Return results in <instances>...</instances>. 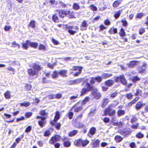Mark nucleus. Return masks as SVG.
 I'll use <instances>...</instances> for the list:
<instances>
[{"label": "nucleus", "mask_w": 148, "mask_h": 148, "mask_svg": "<svg viewBox=\"0 0 148 148\" xmlns=\"http://www.w3.org/2000/svg\"><path fill=\"white\" fill-rule=\"evenodd\" d=\"M31 86L30 84H26L25 86V89L28 90H31Z\"/></svg>", "instance_id": "obj_54"}, {"label": "nucleus", "mask_w": 148, "mask_h": 148, "mask_svg": "<svg viewBox=\"0 0 148 148\" xmlns=\"http://www.w3.org/2000/svg\"><path fill=\"white\" fill-rule=\"evenodd\" d=\"M20 105L21 106H24L27 107L30 105V103L28 101H26L23 103H20Z\"/></svg>", "instance_id": "obj_35"}, {"label": "nucleus", "mask_w": 148, "mask_h": 148, "mask_svg": "<svg viewBox=\"0 0 148 148\" xmlns=\"http://www.w3.org/2000/svg\"><path fill=\"white\" fill-rule=\"evenodd\" d=\"M118 94V92L117 91H115L114 92H113L110 95V98L112 99H113L116 97Z\"/></svg>", "instance_id": "obj_29"}, {"label": "nucleus", "mask_w": 148, "mask_h": 148, "mask_svg": "<svg viewBox=\"0 0 148 148\" xmlns=\"http://www.w3.org/2000/svg\"><path fill=\"white\" fill-rule=\"evenodd\" d=\"M122 12V10H119L118 11L116 12L114 16L115 18L116 19L118 18L120 16Z\"/></svg>", "instance_id": "obj_21"}, {"label": "nucleus", "mask_w": 148, "mask_h": 148, "mask_svg": "<svg viewBox=\"0 0 148 148\" xmlns=\"http://www.w3.org/2000/svg\"><path fill=\"white\" fill-rule=\"evenodd\" d=\"M121 82L123 85H125L127 84V81L124 78V76L123 75H121Z\"/></svg>", "instance_id": "obj_30"}, {"label": "nucleus", "mask_w": 148, "mask_h": 148, "mask_svg": "<svg viewBox=\"0 0 148 148\" xmlns=\"http://www.w3.org/2000/svg\"><path fill=\"white\" fill-rule=\"evenodd\" d=\"M4 96L6 99H9L11 98V92L9 90H7L4 94Z\"/></svg>", "instance_id": "obj_13"}, {"label": "nucleus", "mask_w": 148, "mask_h": 148, "mask_svg": "<svg viewBox=\"0 0 148 148\" xmlns=\"http://www.w3.org/2000/svg\"><path fill=\"white\" fill-rule=\"evenodd\" d=\"M86 80H87L86 82H88V81L90 80V82L91 84H94L95 83V81H96V79L95 78V77L89 78L88 79H86L84 80L86 81Z\"/></svg>", "instance_id": "obj_27"}, {"label": "nucleus", "mask_w": 148, "mask_h": 148, "mask_svg": "<svg viewBox=\"0 0 148 148\" xmlns=\"http://www.w3.org/2000/svg\"><path fill=\"white\" fill-rule=\"evenodd\" d=\"M58 74H59V72L57 71H55L52 75V77L53 78H57L58 76Z\"/></svg>", "instance_id": "obj_33"}, {"label": "nucleus", "mask_w": 148, "mask_h": 148, "mask_svg": "<svg viewBox=\"0 0 148 148\" xmlns=\"http://www.w3.org/2000/svg\"><path fill=\"white\" fill-rule=\"evenodd\" d=\"M105 24L108 26L110 24V22L109 20L107 19L105 20L104 21Z\"/></svg>", "instance_id": "obj_57"}, {"label": "nucleus", "mask_w": 148, "mask_h": 148, "mask_svg": "<svg viewBox=\"0 0 148 148\" xmlns=\"http://www.w3.org/2000/svg\"><path fill=\"white\" fill-rule=\"evenodd\" d=\"M67 71L62 70L59 72V74L62 77L66 76Z\"/></svg>", "instance_id": "obj_18"}, {"label": "nucleus", "mask_w": 148, "mask_h": 148, "mask_svg": "<svg viewBox=\"0 0 148 148\" xmlns=\"http://www.w3.org/2000/svg\"><path fill=\"white\" fill-rule=\"evenodd\" d=\"M35 21H31L29 23V26L33 28H34L35 26Z\"/></svg>", "instance_id": "obj_40"}, {"label": "nucleus", "mask_w": 148, "mask_h": 148, "mask_svg": "<svg viewBox=\"0 0 148 148\" xmlns=\"http://www.w3.org/2000/svg\"><path fill=\"white\" fill-rule=\"evenodd\" d=\"M115 114V112L114 110L108 107L104 111V115L106 116L108 114L110 116H111L114 115Z\"/></svg>", "instance_id": "obj_3"}, {"label": "nucleus", "mask_w": 148, "mask_h": 148, "mask_svg": "<svg viewBox=\"0 0 148 148\" xmlns=\"http://www.w3.org/2000/svg\"><path fill=\"white\" fill-rule=\"evenodd\" d=\"M73 7L74 9L75 10H78L79 8V6L77 3H74L73 4Z\"/></svg>", "instance_id": "obj_44"}, {"label": "nucleus", "mask_w": 148, "mask_h": 148, "mask_svg": "<svg viewBox=\"0 0 148 148\" xmlns=\"http://www.w3.org/2000/svg\"><path fill=\"white\" fill-rule=\"evenodd\" d=\"M82 140L81 139H79L75 140L74 142V144L77 146H80L82 144Z\"/></svg>", "instance_id": "obj_26"}, {"label": "nucleus", "mask_w": 148, "mask_h": 148, "mask_svg": "<svg viewBox=\"0 0 148 148\" xmlns=\"http://www.w3.org/2000/svg\"><path fill=\"white\" fill-rule=\"evenodd\" d=\"M51 134V133L50 132L49 130H47L46 131L44 134V136H49Z\"/></svg>", "instance_id": "obj_56"}, {"label": "nucleus", "mask_w": 148, "mask_h": 148, "mask_svg": "<svg viewBox=\"0 0 148 148\" xmlns=\"http://www.w3.org/2000/svg\"><path fill=\"white\" fill-rule=\"evenodd\" d=\"M125 113V111L124 110H120L118 111L117 114L118 115L120 116L124 115Z\"/></svg>", "instance_id": "obj_34"}, {"label": "nucleus", "mask_w": 148, "mask_h": 148, "mask_svg": "<svg viewBox=\"0 0 148 148\" xmlns=\"http://www.w3.org/2000/svg\"><path fill=\"white\" fill-rule=\"evenodd\" d=\"M144 136V135L141 132H139L136 135V137L138 138H141Z\"/></svg>", "instance_id": "obj_51"}, {"label": "nucleus", "mask_w": 148, "mask_h": 148, "mask_svg": "<svg viewBox=\"0 0 148 148\" xmlns=\"http://www.w3.org/2000/svg\"><path fill=\"white\" fill-rule=\"evenodd\" d=\"M145 29L143 28H140L139 29V33L140 34H143L145 32Z\"/></svg>", "instance_id": "obj_55"}, {"label": "nucleus", "mask_w": 148, "mask_h": 148, "mask_svg": "<svg viewBox=\"0 0 148 148\" xmlns=\"http://www.w3.org/2000/svg\"><path fill=\"white\" fill-rule=\"evenodd\" d=\"M92 94L94 97L96 99H99L101 97L100 93L98 92L96 88L93 87L91 88Z\"/></svg>", "instance_id": "obj_4"}, {"label": "nucleus", "mask_w": 148, "mask_h": 148, "mask_svg": "<svg viewBox=\"0 0 148 148\" xmlns=\"http://www.w3.org/2000/svg\"><path fill=\"white\" fill-rule=\"evenodd\" d=\"M89 101V98L88 97H86L85 98L82 102V105H84L88 101Z\"/></svg>", "instance_id": "obj_41"}, {"label": "nucleus", "mask_w": 148, "mask_h": 148, "mask_svg": "<svg viewBox=\"0 0 148 148\" xmlns=\"http://www.w3.org/2000/svg\"><path fill=\"white\" fill-rule=\"evenodd\" d=\"M99 143V141L98 140L95 141L92 143L93 147H97Z\"/></svg>", "instance_id": "obj_43"}, {"label": "nucleus", "mask_w": 148, "mask_h": 148, "mask_svg": "<svg viewBox=\"0 0 148 148\" xmlns=\"http://www.w3.org/2000/svg\"><path fill=\"white\" fill-rule=\"evenodd\" d=\"M85 79L82 78H78L74 80L73 82L76 84H78L80 83L82 81H83V83L82 84V85H83L84 84V81Z\"/></svg>", "instance_id": "obj_20"}, {"label": "nucleus", "mask_w": 148, "mask_h": 148, "mask_svg": "<svg viewBox=\"0 0 148 148\" xmlns=\"http://www.w3.org/2000/svg\"><path fill=\"white\" fill-rule=\"evenodd\" d=\"M89 143V141L87 140L82 141V145L83 146H86Z\"/></svg>", "instance_id": "obj_48"}, {"label": "nucleus", "mask_w": 148, "mask_h": 148, "mask_svg": "<svg viewBox=\"0 0 148 148\" xmlns=\"http://www.w3.org/2000/svg\"><path fill=\"white\" fill-rule=\"evenodd\" d=\"M142 91H141L139 89H136V93H135V95H140L141 96L142 94Z\"/></svg>", "instance_id": "obj_45"}, {"label": "nucleus", "mask_w": 148, "mask_h": 148, "mask_svg": "<svg viewBox=\"0 0 148 148\" xmlns=\"http://www.w3.org/2000/svg\"><path fill=\"white\" fill-rule=\"evenodd\" d=\"M73 113L72 112H69L68 117L70 119H71L73 117Z\"/></svg>", "instance_id": "obj_63"}, {"label": "nucleus", "mask_w": 148, "mask_h": 148, "mask_svg": "<svg viewBox=\"0 0 148 148\" xmlns=\"http://www.w3.org/2000/svg\"><path fill=\"white\" fill-rule=\"evenodd\" d=\"M83 109V108L82 106L78 107L74 109V111L76 112L80 111Z\"/></svg>", "instance_id": "obj_42"}, {"label": "nucleus", "mask_w": 148, "mask_h": 148, "mask_svg": "<svg viewBox=\"0 0 148 148\" xmlns=\"http://www.w3.org/2000/svg\"><path fill=\"white\" fill-rule=\"evenodd\" d=\"M60 116L59 112L58 111H57L56 113V115L53 120V121L54 122L57 121L60 119Z\"/></svg>", "instance_id": "obj_19"}, {"label": "nucleus", "mask_w": 148, "mask_h": 148, "mask_svg": "<svg viewBox=\"0 0 148 148\" xmlns=\"http://www.w3.org/2000/svg\"><path fill=\"white\" fill-rule=\"evenodd\" d=\"M139 63V62L136 60L131 61L127 64V65L129 68H133L137 66Z\"/></svg>", "instance_id": "obj_6"}, {"label": "nucleus", "mask_w": 148, "mask_h": 148, "mask_svg": "<svg viewBox=\"0 0 148 148\" xmlns=\"http://www.w3.org/2000/svg\"><path fill=\"white\" fill-rule=\"evenodd\" d=\"M64 145L65 147H69L71 145V143L69 141H64Z\"/></svg>", "instance_id": "obj_47"}, {"label": "nucleus", "mask_w": 148, "mask_h": 148, "mask_svg": "<svg viewBox=\"0 0 148 148\" xmlns=\"http://www.w3.org/2000/svg\"><path fill=\"white\" fill-rule=\"evenodd\" d=\"M115 139L116 142H119L122 140L123 138L120 136H116L115 137Z\"/></svg>", "instance_id": "obj_28"}, {"label": "nucleus", "mask_w": 148, "mask_h": 148, "mask_svg": "<svg viewBox=\"0 0 148 148\" xmlns=\"http://www.w3.org/2000/svg\"><path fill=\"white\" fill-rule=\"evenodd\" d=\"M140 79L138 77H134L132 79V80L134 82H136L137 81H139Z\"/></svg>", "instance_id": "obj_60"}, {"label": "nucleus", "mask_w": 148, "mask_h": 148, "mask_svg": "<svg viewBox=\"0 0 148 148\" xmlns=\"http://www.w3.org/2000/svg\"><path fill=\"white\" fill-rule=\"evenodd\" d=\"M70 12L69 11H64L60 10L59 11V15L60 18H63L66 15L70 14Z\"/></svg>", "instance_id": "obj_7"}, {"label": "nucleus", "mask_w": 148, "mask_h": 148, "mask_svg": "<svg viewBox=\"0 0 148 148\" xmlns=\"http://www.w3.org/2000/svg\"><path fill=\"white\" fill-rule=\"evenodd\" d=\"M112 75V74L103 73L102 74V77L103 78L106 79L111 77Z\"/></svg>", "instance_id": "obj_24"}, {"label": "nucleus", "mask_w": 148, "mask_h": 148, "mask_svg": "<svg viewBox=\"0 0 148 148\" xmlns=\"http://www.w3.org/2000/svg\"><path fill=\"white\" fill-rule=\"evenodd\" d=\"M102 104L101 105L102 107H104L109 102V99L107 98H104L102 100Z\"/></svg>", "instance_id": "obj_15"}, {"label": "nucleus", "mask_w": 148, "mask_h": 148, "mask_svg": "<svg viewBox=\"0 0 148 148\" xmlns=\"http://www.w3.org/2000/svg\"><path fill=\"white\" fill-rule=\"evenodd\" d=\"M121 0H117L115 1L113 4V6L114 7H117L121 3Z\"/></svg>", "instance_id": "obj_17"}, {"label": "nucleus", "mask_w": 148, "mask_h": 148, "mask_svg": "<svg viewBox=\"0 0 148 148\" xmlns=\"http://www.w3.org/2000/svg\"><path fill=\"white\" fill-rule=\"evenodd\" d=\"M40 114L43 116H47L48 115V113L46 112L45 110L41 111Z\"/></svg>", "instance_id": "obj_49"}, {"label": "nucleus", "mask_w": 148, "mask_h": 148, "mask_svg": "<svg viewBox=\"0 0 148 148\" xmlns=\"http://www.w3.org/2000/svg\"><path fill=\"white\" fill-rule=\"evenodd\" d=\"M61 138L60 136L58 135H56L51 138L49 141V143L52 144H53L56 142L59 141Z\"/></svg>", "instance_id": "obj_5"}, {"label": "nucleus", "mask_w": 148, "mask_h": 148, "mask_svg": "<svg viewBox=\"0 0 148 148\" xmlns=\"http://www.w3.org/2000/svg\"><path fill=\"white\" fill-rule=\"evenodd\" d=\"M96 131V128L94 127H92L88 133V136L90 137H91L95 134Z\"/></svg>", "instance_id": "obj_9"}, {"label": "nucleus", "mask_w": 148, "mask_h": 148, "mask_svg": "<svg viewBox=\"0 0 148 148\" xmlns=\"http://www.w3.org/2000/svg\"><path fill=\"white\" fill-rule=\"evenodd\" d=\"M143 105V103L142 102H139L136 105V108L137 110L140 109Z\"/></svg>", "instance_id": "obj_32"}, {"label": "nucleus", "mask_w": 148, "mask_h": 148, "mask_svg": "<svg viewBox=\"0 0 148 148\" xmlns=\"http://www.w3.org/2000/svg\"><path fill=\"white\" fill-rule=\"evenodd\" d=\"M88 25V24L86 21L84 20L82 23L81 29L82 30H86L87 28Z\"/></svg>", "instance_id": "obj_14"}, {"label": "nucleus", "mask_w": 148, "mask_h": 148, "mask_svg": "<svg viewBox=\"0 0 148 148\" xmlns=\"http://www.w3.org/2000/svg\"><path fill=\"white\" fill-rule=\"evenodd\" d=\"M123 25L124 26H127L128 25V23L127 21L125 20H123L121 21Z\"/></svg>", "instance_id": "obj_61"}, {"label": "nucleus", "mask_w": 148, "mask_h": 148, "mask_svg": "<svg viewBox=\"0 0 148 148\" xmlns=\"http://www.w3.org/2000/svg\"><path fill=\"white\" fill-rule=\"evenodd\" d=\"M86 80L84 81V84H86L85 88H83L81 91V95L82 96L88 92L90 89L91 90L92 87H91L89 83L86 82Z\"/></svg>", "instance_id": "obj_2"}, {"label": "nucleus", "mask_w": 148, "mask_h": 148, "mask_svg": "<svg viewBox=\"0 0 148 148\" xmlns=\"http://www.w3.org/2000/svg\"><path fill=\"white\" fill-rule=\"evenodd\" d=\"M77 133V131L74 130L69 133V135L70 136H72L75 135Z\"/></svg>", "instance_id": "obj_46"}, {"label": "nucleus", "mask_w": 148, "mask_h": 148, "mask_svg": "<svg viewBox=\"0 0 148 148\" xmlns=\"http://www.w3.org/2000/svg\"><path fill=\"white\" fill-rule=\"evenodd\" d=\"M29 46L35 48H36L38 46V43L36 42H32L29 41Z\"/></svg>", "instance_id": "obj_23"}, {"label": "nucleus", "mask_w": 148, "mask_h": 148, "mask_svg": "<svg viewBox=\"0 0 148 148\" xmlns=\"http://www.w3.org/2000/svg\"><path fill=\"white\" fill-rule=\"evenodd\" d=\"M59 4L60 5H61L63 8L65 7L66 6V5L65 4L61 1H59Z\"/></svg>", "instance_id": "obj_64"}, {"label": "nucleus", "mask_w": 148, "mask_h": 148, "mask_svg": "<svg viewBox=\"0 0 148 148\" xmlns=\"http://www.w3.org/2000/svg\"><path fill=\"white\" fill-rule=\"evenodd\" d=\"M90 8L93 11H96L97 10V8L93 5H91L90 7Z\"/></svg>", "instance_id": "obj_52"}, {"label": "nucleus", "mask_w": 148, "mask_h": 148, "mask_svg": "<svg viewBox=\"0 0 148 148\" xmlns=\"http://www.w3.org/2000/svg\"><path fill=\"white\" fill-rule=\"evenodd\" d=\"M42 69V68L38 64L34 63L33 64L32 68L28 69L27 71L29 76H33L37 75L38 73V71Z\"/></svg>", "instance_id": "obj_1"}, {"label": "nucleus", "mask_w": 148, "mask_h": 148, "mask_svg": "<svg viewBox=\"0 0 148 148\" xmlns=\"http://www.w3.org/2000/svg\"><path fill=\"white\" fill-rule=\"evenodd\" d=\"M51 124L52 125L54 126L57 130L59 129L61 125L60 123H56V122L53 121L51 122Z\"/></svg>", "instance_id": "obj_16"}, {"label": "nucleus", "mask_w": 148, "mask_h": 148, "mask_svg": "<svg viewBox=\"0 0 148 148\" xmlns=\"http://www.w3.org/2000/svg\"><path fill=\"white\" fill-rule=\"evenodd\" d=\"M46 49V47L44 45L41 44H40L39 47V49L41 50H45Z\"/></svg>", "instance_id": "obj_39"}, {"label": "nucleus", "mask_w": 148, "mask_h": 148, "mask_svg": "<svg viewBox=\"0 0 148 148\" xmlns=\"http://www.w3.org/2000/svg\"><path fill=\"white\" fill-rule=\"evenodd\" d=\"M56 65V63H53V64H51L50 63H49L47 64V66L51 69H53L54 67Z\"/></svg>", "instance_id": "obj_37"}, {"label": "nucleus", "mask_w": 148, "mask_h": 148, "mask_svg": "<svg viewBox=\"0 0 148 148\" xmlns=\"http://www.w3.org/2000/svg\"><path fill=\"white\" fill-rule=\"evenodd\" d=\"M109 32L111 34H115L117 33V30L116 29L114 28H111L109 30Z\"/></svg>", "instance_id": "obj_31"}, {"label": "nucleus", "mask_w": 148, "mask_h": 148, "mask_svg": "<svg viewBox=\"0 0 148 148\" xmlns=\"http://www.w3.org/2000/svg\"><path fill=\"white\" fill-rule=\"evenodd\" d=\"M52 19L53 20L56 22H57L58 21V18L57 16L55 15L53 16Z\"/></svg>", "instance_id": "obj_50"}, {"label": "nucleus", "mask_w": 148, "mask_h": 148, "mask_svg": "<svg viewBox=\"0 0 148 148\" xmlns=\"http://www.w3.org/2000/svg\"><path fill=\"white\" fill-rule=\"evenodd\" d=\"M96 79V81L98 82H100L102 81V78L101 77L99 76H98L97 77H95Z\"/></svg>", "instance_id": "obj_58"}, {"label": "nucleus", "mask_w": 148, "mask_h": 148, "mask_svg": "<svg viewBox=\"0 0 148 148\" xmlns=\"http://www.w3.org/2000/svg\"><path fill=\"white\" fill-rule=\"evenodd\" d=\"M82 69L81 67L79 66H73V67L72 70L73 71H76L78 70L79 72H77L74 74V76H77L81 73V71Z\"/></svg>", "instance_id": "obj_8"}, {"label": "nucleus", "mask_w": 148, "mask_h": 148, "mask_svg": "<svg viewBox=\"0 0 148 148\" xmlns=\"http://www.w3.org/2000/svg\"><path fill=\"white\" fill-rule=\"evenodd\" d=\"M120 35L121 36H123L125 35V33L124 31V30L123 28H122L120 30L119 33Z\"/></svg>", "instance_id": "obj_36"}, {"label": "nucleus", "mask_w": 148, "mask_h": 148, "mask_svg": "<svg viewBox=\"0 0 148 148\" xmlns=\"http://www.w3.org/2000/svg\"><path fill=\"white\" fill-rule=\"evenodd\" d=\"M114 81L112 80H109L106 81L105 82L106 84L108 86H112L114 84Z\"/></svg>", "instance_id": "obj_22"}, {"label": "nucleus", "mask_w": 148, "mask_h": 148, "mask_svg": "<svg viewBox=\"0 0 148 148\" xmlns=\"http://www.w3.org/2000/svg\"><path fill=\"white\" fill-rule=\"evenodd\" d=\"M12 47H18V48L19 49L20 48L19 45L17 43H16V42L14 41L12 43Z\"/></svg>", "instance_id": "obj_38"}, {"label": "nucleus", "mask_w": 148, "mask_h": 148, "mask_svg": "<svg viewBox=\"0 0 148 148\" xmlns=\"http://www.w3.org/2000/svg\"><path fill=\"white\" fill-rule=\"evenodd\" d=\"M32 115L31 112H27L25 114V115L27 118H29Z\"/></svg>", "instance_id": "obj_62"}, {"label": "nucleus", "mask_w": 148, "mask_h": 148, "mask_svg": "<svg viewBox=\"0 0 148 148\" xmlns=\"http://www.w3.org/2000/svg\"><path fill=\"white\" fill-rule=\"evenodd\" d=\"M46 119V118L41 117V121H38V124L41 127H42L45 124L46 122L45 120Z\"/></svg>", "instance_id": "obj_11"}, {"label": "nucleus", "mask_w": 148, "mask_h": 148, "mask_svg": "<svg viewBox=\"0 0 148 148\" xmlns=\"http://www.w3.org/2000/svg\"><path fill=\"white\" fill-rule=\"evenodd\" d=\"M119 132L121 135L124 136L125 137H126L129 135L130 133V132L126 130H123L119 131Z\"/></svg>", "instance_id": "obj_10"}, {"label": "nucleus", "mask_w": 148, "mask_h": 148, "mask_svg": "<svg viewBox=\"0 0 148 148\" xmlns=\"http://www.w3.org/2000/svg\"><path fill=\"white\" fill-rule=\"evenodd\" d=\"M29 41L27 40L25 43H23L22 44V47L24 49H27L28 48V45H29Z\"/></svg>", "instance_id": "obj_25"}, {"label": "nucleus", "mask_w": 148, "mask_h": 148, "mask_svg": "<svg viewBox=\"0 0 148 148\" xmlns=\"http://www.w3.org/2000/svg\"><path fill=\"white\" fill-rule=\"evenodd\" d=\"M126 96L128 99H131L133 95L131 93H130L127 94L126 95Z\"/></svg>", "instance_id": "obj_53"}, {"label": "nucleus", "mask_w": 148, "mask_h": 148, "mask_svg": "<svg viewBox=\"0 0 148 148\" xmlns=\"http://www.w3.org/2000/svg\"><path fill=\"white\" fill-rule=\"evenodd\" d=\"M32 129V127L31 126H28L27 127L25 130V132H30Z\"/></svg>", "instance_id": "obj_59"}, {"label": "nucleus", "mask_w": 148, "mask_h": 148, "mask_svg": "<svg viewBox=\"0 0 148 148\" xmlns=\"http://www.w3.org/2000/svg\"><path fill=\"white\" fill-rule=\"evenodd\" d=\"M147 67V64L145 63H144L143 65L141 67H139V71L140 73H144L146 70Z\"/></svg>", "instance_id": "obj_12"}]
</instances>
